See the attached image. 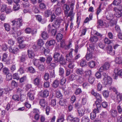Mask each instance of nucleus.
Returning <instances> with one entry per match:
<instances>
[{"instance_id":"nucleus-1","label":"nucleus","mask_w":122,"mask_h":122,"mask_svg":"<svg viewBox=\"0 0 122 122\" xmlns=\"http://www.w3.org/2000/svg\"><path fill=\"white\" fill-rule=\"evenodd\" d=\"M22 20L20 18L16 19L11 21L12 25L14 26V27L12 28V34L14 37H16L18 36L21 35L22 33L21 31L17 33V29L20 28L22 25Z\"/></svg>"},{"instance_id":"nucleus-2","label":"nucleus","mask_w":122,"mask_h":122,"mask_svg":"<svg viewBox=\"0 0 122 122\" xmlns=\"http://www.w3.org/2000/svg\"><path fill=\"white\" fill-rule=\"evenodd\" d=\"M55 61H60L61 64L64 65L65 63L64 60L61 55L58 53H55L54 55Z\"/></svg>"},{"instance_id":"nucleus-3","label":"nucleus","mask_w":122,"mask_h":122,"mask_svg":"<svg viewBox=\"0 0 122 122\" xmlns=\"http://www.w3.org/2000/svg\"><path fill=\"white\" fill-rule=\"evenodd\" d=\"M103 80L104 84L105 85L110 84L112 82V78L105 72H103L102 74Z\"/></svg>"},{"instance_id":"nucleus-4","label":"nucleus","mask_w":122,"mask_h":122,"mask_svg":"<svg viewBox=\"0 0 122 122\" xmlns=\"http://www.w3.org/2000/svg\"><path fill=\"white\" fill-rule=\"evenodd\" d=\"M75 3V0H72L70 1L69 2V3H70V8L69 7V10H70V12H69V17L71 19L70 20L71 21L73 19L74 16L75 14V13L73 12Z\"/></svg>"},{"instance_id":"nucleus-5","label":"nucleus","mask_w":122,"mask_h":122,"mask_svg":"<svg viewBox=\"0 0 122 122\" xmlns=\"http://www.w3.org/2000/svg\"><path fill=\"white\" fill-rule=\"evenodd\" d=\"M73 49L71 48L70 50V52H69V68H71V71H72V69L74 67V64L73 63V56H72V52Z\"/></svg>"},{"instance_id":"nucleus-6","label":"nucleus","mask_w":122,"mask_h":122,"mask_svg":"<svg viewBox=\"0 0 122 122\" xmlns=\"http://www.w3.org/2000/svg\"><path fill=\"white\" fill-rule=\"evenodd\" d=\"M110 65L108 62H106L104 63L103 65L100 67L99 69L100 72H102L104 71L108 70L110 67Z\"/></svg>"},{"instance_id":"nucleus-7","label":"nucleus","mask_w":122,"mask_h":122,"mask_svg":"<svg viewBox=\"0 0 122 122\" xmlns=\"http://www.w3.org/2000/svg\"><path fill=\"white\" fill-rule=\"evenodd\" d=\"M63 20L61 18H58L54 21L52 26L55 28H57L59 27L60 23L63 21Z\"/></svg>"},{"instance_id":"nucleus-8","label":"nucleus","mask_w":122,"mask_h":122,"mask_svg":"<svg viewBox=\"0 0 122 122\" xmlns=\"http://www.w3.org/2000/svg\"><path fill=\"white\" fill-rule=\"evenodd\" d=\"M118 75L122 76V69L119 70L117 69H116L114 70L113 74L115 79H117Z\"/></svg>"},{"instance_id":"nucleus-9","label":"nucleus","mask_w":122,"mask_h":122,"mask_svg":"<svg viewBox=\"0 0 122 122\" xmlns=\"http://www.w3.org/2000/svg\"><path fill=\"white\" fill-rule=\"evenodd\" d=\"M64 12L65 15V17L67 18L69 16L68 11H69V5L67 4H64L63 6Z\"/></svg>"},{"instance_id":"nucleus-10","label":"nucleus","mask_w":122,"mask_h":122,"mask_svg":"<svg viewBox=\"0 0 122 122\" xmlns=\"http://www.w3.org/2000/svg\"><path fill=\"white\" fill-rule=\"evenodd\" d=\"M12 90V88H10L8 87H5L4 89H0V96L4 95V93L5 94H7L10 91Z\"/></svg>"},{"instance_id":"nucleus-11","label":"nucleus","mask_w":122,"mask_h":122,"mask_svg":"<svg viewBox=\"0 0 122 122\" xmlns=\"http://www.w3.org/2000/svg\"><path fill=\"white\" fill-rule=\"evenodd\" d=\"M113 10L115 12V15L117 17L119 18L122 16V13L121 11L118 9V8L115 7L113 8Z\"/></svg>"},{"instance_id":"nucleus-12","label":"nucleus","mask_w":122,"mask_h":122,"mask_svg":"<svg viewBox=\"0 0 122 122\" xmlns=\"http://www.w3.org/2000/svg\"><path fill=\"white\" fill-rule=\"evenodd\" d=\"M27 52L29 58L32 59L34 58L35 55L32 49L30 48L28 50Z\"/></svg>"},{"instance_id":"nucleus-13","label":"nucleus","mask_w":122,"mask_h":122,"mask_svg":"<svg viewBox=\"0 0 122 122\" xmlns=\"http://www.w3.org/2000/svg\"><path fill=\"white\" fill-rule=\"evenodd\" d=\"M40 93L41 96L44 97H46L49 95V92L47 90H45L43 91H41L40 92Z\"/></svg>"},{"instance_id":"nucleus-14","label":"nucleus","mask_w":122,"mask_h":122,"mask_svg":"<svg viewBox=\"0 0 122 122\" xmlns=\"http://www.w3.org/2000/svg\"><path fill=\"white\" fill-rule=\"evenodd\" d=\"M34 93L33 91L31 90L28 93V97L30 100H32L34 99Z\"/></svg>"},{"instance_id":"nucleus-15","label":"nucleus","mask_w":122,"mask_h":122,"mask_svg":"<svg viewBox=\"0 0 122 122\" xmlns=\"http://www.w3.org/2000/svg\"><path fill=\"white\" fill-rule=\"evenodd\" d=\"M56 42L55 40H51L49 41H47L46 45L47 47H48L54 45L55 43Z\"/></svg>"},{"instance_id":"nucleus-16","label":"nucleus","mask_w":122,"mask_h":122,"mask_svg":"<svg viewBox=\"0 0 122 122\" xmlns=\"http://www.w3.org/2000/svg\"><path fill=\"white\" fill-rule=\"evenodd\" d=\"M39 103L41 106L43 107L46 106L47 104L46 101L43 99L40 100Z\"/></svg>"},{"instance_id":"nucleus-17","label":"nucleus","mask_w":122,"mask_h":122,"mask_svg":"<svg viewBox=\"0 0 122 122\" xmlns=\"http://www.w3.org/2000/svg\"><path fill=\"white\" fill-rule=\"evenodd\" d=\"M54 8H56L55 12V14L57 15H60L61 12V9L59 7H57V5H55L54 6Z\"/></svg>"},{"instance_id":"nucleus-18","label":"nucleus","mask_w":122,"mask_h":122,"mask_svg":"<svg viewBox=\"0 0 122 122\" xmlns=\"http://www.w3.org/2000/svg\"><path fill=\"white\" fill-rule=\"evenodd\" d=\"M41 36L43 39L45 40L49 37V36L46 32L43 31L41 33Z\"/></svg>"},{"instance_id":"nucleus-19","label":"nucleus","mask_w":122,"mask_h":122,"mask_svg":"<svg viewBox=\"0 0 122 122\" xmlns=\"http://www.w3.org/2000/svg\"><path fill=\"white\" fill-rule=\"evenodd\" d=\"M60 46L61 47L65 48L66 49H68L69 46L68 45H66L65 44L64 41H62L61 43Z\"/></svg>"},{"instance_id":"nucleus-20","label":"nucleus","mask_w":122,"mask_h":122,"mask_svg":"<svg viewBox=\"0 0 122 122\" xmlns=\"http://www.w3.org/2000/svg\"><path fill=\"white\" fill-rule=\"evenodd\" d=\"M92 52H88L86 56V59L87 60H89L92 59Z\"/></svg>"},{"instance_id":"nucleus-21","label":"nucleus","mask_w":122,"mask_h":122,"mask_svg":"<svg viewBox=\"0 0 122 122\" xmlns=\"http://www.w3.org/2000/svg\"><path fill=\"white\" fill-rule=\"evenodd\" d=\"M106 17L108 20L111 21V22L112 23V25L116 24V21H115L113 23L112 22V20L113 18V16L112 14H109Z\"/></svg>"},{"instance_id":"nucleus-22","label":"nucleus","mask_w":122,"mask_h":122,"mask_svg":"<svg viewBox=\"0 0 122 122\" xmlns=\"http://www.w3.org/2000/svg\"><path fill=\"white\" fill-rule=\"evenodd\" d=\"M98 40V38L97 37L95 36H91L89 39V41L91 42L94 43L97 42Z\"/></svg>"},{"instance_id":"nucleus-23","label":"nucleus","mask_w":122,"mask_h":122,"mask_svg":"<svg viewBox=\"0 0 122 122\" xmlns=\"http://www.w3.org/2000/svg\"><path fill=\"white\" fill-rule=\"evenodd\" d=\"M110 112L111 116L113 117H115L117 115V112L116 110L112 109L110 111Z\"/></svg>"},{"instance_id":"nucleus-24","label":"nucleus","mask_w":122,"mask_h":122,"mask_svg":"<svg viewBox=\"0 0 122 122\" xmlns=\"http://www.w3.org/2000/svg\"><path fill=\"white\" fill-rule=\"evenodd\" d=\"M69 120L71 122H79V119L77 118H73L71 116H69Z\"/></svg>"},{"instance_id":"nucleus-25","label":"nucleus","mask_w":122,"mask_h":122,"mask_svg":"<svg viewBox=\"0 0 122 122\" xmlns=\"http://www.w3.org/2000/svg\"><path fill=\"white\" fill-rule=\"evenodd\" d=\"M98 24L97 27L98 28H100L101 27H103L105 24V23L103 22V21L101 20H98Z\"/></svg>"},{"instance_id":"nucleus-26","label":"nucleus","mask_w":122,"mask_h":122,"mask_svg":"<svg viewBox=\"0 0 122 122\" xmlns=\"http://www.w3.org/2000/svg\"><path fill=\"white\" fill-rule=\"evenodd\" d=\"M40 81V77H37L34 80V84L38 86L39 84Z\"/></svg>"},{"instance_id":"nucleus-27","label":"nucleus","mask_w":122,"mask_h":122,"mask_svg":"<svg viewBox=\"0 0 122 122\" xmlns=\"http://www.w3.org/2000/svg\"><path fill=\"white\" fill-rule=\"evenodd\" d=\"M10 51L14 54H16L19 51L18 49L16 47L10 48Z\"/></svg>"},{"instance_id":"nucleus-28","label":"nucleus","mask_w":122,"mask_h":122,"mask_svg":"<svg viewBox=\"0 0 122 122\" xmlns=\"http://www.w3.org/2000/svg\"><path fill=\"white\" fill-rule=\"evenodd\" d=\"M76 72L77 74L79 75H82L85 72L82 68H77L76 69Z\"/></svg>"},{"instance_id":"nucleus-29","label":"nucleus","mask_w":122,"mask_h":122,"mask_svg":"<svg viewBox=\"0 0 122 122\" xmlns=\"http://www.w3.org/2000/svg\"><path fill=\"white\" fill-rule=\"evenodd\" d=\"M52 58L51 55L48 56L46 57V62L47 64H50L52 61Z\"/></svg>"},{"instance_id":"nucleus-30","label":"nucleus","mask_w":122,"mask_h":122,"mask_svg":"<svg viewBox=\"0 0 122 122\" xmlns=\"http://www.w3.org/2000/svg\"><path fill=\"white\" fill-rule=\"evenodd\" d=\"M82 96L84 97H83L82 99L81 103L83 105H85L86 102V98L87 96L86 94H84Z\"/></svg>"},{"instance_id":"nucleus-31","label":"nucleus","mask_w":122,"mask_h":122,"mask_svg":"<svg viewBox=\"0 0 122 122\" xmlns=\"http://www.w3.org/2000/svg\"><path fill=\"white\" fill-rule=\"evenodd\" d=\"M27 58V55L23 53L20 58V61L22 62H24L26 60Z\"/></svg>"},{"instance_id":"nucleus-32","label":"nucleus","mask_w":122,"mask_h":122,"mask_svg":"<svg viewBox=\"0 0 122 122\" xmlns=\"http://www.w3.org/2000/svg\"><path fill=\"white\" fill-rule=\"evenodd\" d=\"M101 5L102 4H100L98 8L97 9L96 14L97 16V17H98V16L99 13L101 12L102 11V10L101 9Z\"/></svg>"},{"instance_id":"nucleus-33","label":"nucleus","mask_w":122,"mask_h":122,"mask_svg":"<svg viewBox=\"0 0 122 122\" xmlns=\"http://www.w3.org/2000/svg\"><path fill=\"white\" fill-rule=\"evenodd\" d=\"M59 84V81L57 80H55L53 82L52 86L53 87L56 88L57 87Z\"/></svg>"},{"instance_id":"nucleus-34","label":"nucleus","mask_w":122,"mask_h":122,"mask_svg":"<svg viewBox=\"0 0 122 122\" xmlns=\"http://www.w3.org/2000/svg\"><path fill=\"white\" fill-rule=\"evenodd\" d=\"M63 38L62 35L60 33H58L56 36V39L58 41H59L61 40Z\"/></svg>"},{"instance_id":"nucleus-35","label":"nucleus","mask_w":122,"mask_h":122,"mask_svg":"<svg viewBox=\"0 0 122 122\" xmlns=\"http://www.w3.org/2000/svg\"><path fill=\"white\" fill-rule=\"evenodd\" d=\"M79 115L80 116H83L84 114V111L83 109L80 108L78 111Z\"/></svg>"},{"instance_id":"nucleus-36","label":"nucleus","mask_w":122,"mask_h":122,"mask_svg":"<svg viewBox=\"0 0 122 122\" xmlns=\"http://www.w3.org/2000/svg\"><path fill=\"white\" fill-rule=\"evenodd\" d=\"M90 120L88 117L87 116L83 117L81 120V122H89Z\"/></svg>"},{"instance_id":"nucleus-37","label":"nucleus","mask_w":122,"mask_h":122,"mask_svg":"<svg viewBox=\"0 0 122 122\" xmlns=\"http://www.w3.org/2000/svg\"><path fill=\"white\" fill-rule=\"evenodd\" d=\"M96 64L94 61H92L89 62V67L91 68H92L96 66Z\"/></svg>"},{"instance_id":"nucleus-38","label":"nucleus","mask_w":122,"mask_h":122,"mask_svg":"<svg viewBox=\"0 0 122 122\" xmlns=\"http://www.w3.org/2000/svg\"><path fill=\"white\" fill-rule=\"evenodd\" d=\"M64 116L63 115H60L57 121V122H63L64 121Z\"/></svg>"},{"instance_id":"nucleus-39","label":"nucleus","mask_w":122,"mask_h":122,"mask_svg":"<svg viewBox=\"0 0 122 122\" xmlns=\"http://www.w3.org/2000/svg\"><path fill=\"white\" fill-rule=\"evenodd\" d=\"M116 63L120 64L122 63V58L121 57H117L115 60Z\"/></svg>"},{"instance_id":"nucleus-40","label":"nucleus","mask_w":122,"mask_h":122,"mask_svg":"<svg viewBox=\"0 0 122 122\" xmlns=\"http://www.w3.org/2000/svg\"><path fill=\"white\" fill-rule=\"evenodd\" d=\"M110 49L107 51V52L110 55H113L114 54V51L112 50L113 48L112 46H109Z\"/></svg>"},{"instance_id":"nucleus-41","label":"nucleus","mask_w":122,"mask_h":122,"mask_svg":"<svg viewBox=\"0 0 122 122\" xmlns=\"http://www.w3.org/2000/svg\"><path fill=\"white\" fill-rule=\"evenodd\" d=\"M121 3V0H114L112 4L115 5H118Z\"/></svg>"},{"instance_id":"nucleus-42","label":"nucleus","mask_w":122,"mask_h":122,"mask_svg":"<svg viewBox=\"0 0 122 122\" xmlns=\"http://www.w3.org/2000/svg\"><path fill=\"white\" fill-rule=\"evenodd\" d=\"M89 47L90 48H87V50L88 52H93L94 50V47L93 45L92 44H90L89 45Z\"/></svg>"},{"instance_id":"nucleus-43","label":"nucleus","mask_w":122,"mask_h":122,"mask_svg":"<svg viewBox=\"0 0 122 122\" xmlns=\"http://www.w3.org/2000/svg\"><path fill=\"white\" fill-rule=\"evenodd\" d=\"M24 66L23 64L21 66H20L18 70V71L21 74H22L24 73Z\"/></svg>"},{"instance_id":"nucleus-44","label":"nucleus","mask_w":122,"mask_h":122,"mask_svg":"<svg viewBox=\"0 0 122 122\" xmlns=\"http://www.w3.org/2000/svg\"><path fill=\"white\" fill-rule=\"evenodd\" d=\"M44 44L43 40L41 39H39L37 41V44L39 46H41Z\"/></svg>"},{"instance_id":"nucleus-45","label":"nucleus","mask_w":122,"mask_h":122,"mask_svg":"<svg viewBox=\"0 0 122 122\" xmlns=\"http://www.w3.org/2000/svg\"><path fill=\"white\" fill-rule=\"evenodd\" d=\"M66 101V100L65 99H61L59 101L60 104V105L63 106L65 104Z\"/></svg>"},{"instance_id":"nucleus-46","label":"nucleus","mask_w":122,"mask_h":122,"mask_svg":"<svg viewBox=\"0 0 122 122\" xmlns=\"http://www.w3.org/2000/svg\"><path fill=\"white\" fill-rule=\"evenodd\" d=\"M26 75H25L20 78V83L24 82L26 81Z\"/></svg>"},{"instance_id":"nucleus-47","label":"nucleus","mask_w":122,"mask_h":122,"mask_svg":"<svg viewBox=\"0 0 122 122\" xmlns=\"http://www.w3.org/2000/svg\"><path fill=\"white\" fill-rule=\"evenodd\" d=\"M96 97L97 99V100L99 102H102V98L101 96V95L98 94H97V96H96Z\"/></svg>"},{"instance_id":"nucleus-48","label":"nucleus","mask_w":122,"mask_h":122,"mask_svg":"<svg viewBox=\"0 0 122 122\" xmlns=\"http://www.w3.org/2000/svg\"><path fill=\"white\" fill-rule=\"evenodd\" d=\"M4 26L6 30L9 31L10 30V29L9 25L8 24L5 23L4 24Z\"/></svg>"},{"instance_id":"nucleus-49","label":"nucleus","mask_w":122,"mask_h":122,"mask_svg":"<svg viewBox=\"0 0 122 122\" xmlns=\"http://www.w3.org/2000/svg\"><path fill=\"white\" fill-rule=\"evenodd\" d=\"M60 79V84L61 85H63L66 82V78L61 76Z\"/></svg>"},{"instance_id":"nucleus-50","label":"nucleus","mask_w":122,"mask_h":122,"mask_svg":"<svg viewBox=\"0 0 122 122\" xmlns=\"http://www.w3.org/2000/svg\"><path fill=\"white\" fill-rule=\"evenodd\" d=\"M15 43V41L12 39H9L8 40V43L10 46H12Z\"/></svg>"},{"instance_id":"nucleus-51","label":"nucleus","mask_w":122,"mask_h":122,"mask_svg":"<svg viewBox=\"0 0 122 122\" xmlns=\"http://www.w3.org/2000/svg\"><path fill=\"white\" fill-rule=\"evenodd\" d=\"M45 15L47 17L49 16L51 14V12L50 10H47L45 12Z\"/></svg>"},{"instance_id":"nucleus-52","label":"nucleus","mask_w":122,"mask_h":122,"mask_svg":"<svg viewBox=\"0 0 122 122\" xmlns=\"http://www.w3.org/2000/svg\"><path fill=\"white\" fill-rule=\"evenodd\" d=\"M12 98L15 101H19V97L18 95L16 94L13 95L12 97Z\"/></svg>"},{"instance_id":"nucleus-53","label":"nucleus","mask_w":122,"mask_h":122,"mask_svg":"<svg viewBox=\"0 0 122 122\" xmlns=\"http://www.w3.org/2000/svg\"><path fill=\"white\" fill-rule=\"evenodd\" d=\"M7 5H3L1 6L0 10L1 12H3L5 11L7 8Z\"/></svg>"},{"instance_id":"nucleus-54","label":"nucleus","mask_w":122,"mask_h":122,"mask_svg":"<svg viewBox=\"0 0 122 122\" xmlns=\"http://www.w3.org/2000/svg\"><path fill=\"white\" fill-rule=\"evenodd\" d=\"M39 59H34L33 60V64L35 66H37L38 64L39 63Z\"/></svg>"},{"instance_id":"nucleus-55","label":"nucleus","mask_w":122,"mask_h":122,"mask_svg":"<svg viewBox=\"0 0 122 122\" xmlns=\"http://www.w3.org/2000/svg\"><path fill=\"white\" fill-rule=\"evenodd\" d=\"M28 71L31 73H34L35 72V70L32 66L29 67L28 68Z\"/></svg>"},{"instance_id":"nucleus-56","label":"nucleus","mask_w":122,"mask_h":122,"mask_svg":"<svg viewBox=\"0 0 122 122\" xmlns=\"http://www.w3.org/2000/svg\"><path fill=\"white\" fill-rule=\"evenodd\" d=\"M103 95L105 97H107L109 96V92L107 91L104 90L103 91Z\"/></svg>"},{"instance_id":"nucleus-57","label":"nucleus","mask_w":122,"mask_h":122,"mask_svg":"<svg viewBox=\"0 0 122 122\" xmlns=\"http://www.w3.org/2000/svg\"><path fill=\"white\" fill-rule=\"evenodd\" d=\"M80 65L83 67L86 65V61L82 59Z\"/></svg>"},{"instance_id":"nucleus-58","label":"nucleus","mask_w":122,"mask_h":122,"mask_svg":"<svg viewBox=\"0 0 122 122\" xmlns=\"http://www.w3.org/2000/svg\"><path fill=\"white\" fill-rule=\"evenodd\" d=\"M12 79V76L10 74H8L6 75V80L7 81H9L11 80Z\"/></svg>"},{"instance_id":"nucleus-59","label":"nucleus","mask_w":122,"mask_h":122,"mask_svg":"<svg viewBox=\"0 0 122 122\" xmlns=\"http://www.w3.org/2000/svg\"><path fill=\"white\" fill-rule=\"evenodd\" d=\"M19 45L18 46L20 49H22L25 48L27 45L25 43H19Z\"/></svg>"},{"instance_id":"nucleus-60","label":"nucleus","mask_w":122,"mask_h":122,"mask_svg":"<svg viewBox=\"0 0 122 122\" xmlns=\"http://www.w3.org/2000/svg\"><path fill=\"white\" fill-rule=\"evenodd\" d=\"M17 83L14 80H12L11 82V85L13 88L15 87L17 85Z\"/></svg>"},{"instance_id":"nucleus-61","label":"nucleus","mask_w":122,"mask_h":122,"mask_svg":"<svg viewBox=\"0 0 122 122\" xmlns=\"http://www.w3.org/2000/svg\"><path fill=\"white\" fill-rule=\"evenodd\" d=\"M117 99L118 101L119 102L122 101V94H117Z\"/></svg>"},{"instance_id":"nucleus-62","label":"nucleus","mask_w":122,"mask_h":122,"mask_svg":"<svg viewBox=\"0 0 122 122\" xmlns=\"http://www.w3.org/2000/svg\"><path fill=\"white\" fill-rule=\"evenodd\" d=\"M94 80L95 79L92 76L89 77L88 79V81L91 84L93 83Z\"/></svg>"},{"instance_id":"nucleus-63","label":"nucleus","mask_w":122,"mask_h":122,"mask_svg":"<svg viewBox=\"0 0 122 122\" xmlns=\"http://www.w3.org/2000/svg\"><path fill=\"white\" fill-rule=\"evenodd\" d=\"M104 43L107 44H109L111 43V41L108 38L106 37L104 40Z\"/></svg>"},{"instance_id":"nucleus-64","label":"nucleus","mask_w":122,"mask_h":122,"mask_svg":"<svg viewBox=\"0 0 122 122\" xmlns=\"http://www.w3.org/2000/svg\"><path fill=\"white\" fill-rule=\"evenodd\" d=\"M13 78L14 79H16L18 80L19 79L20 77L18 74L16 73L13 74Z\"/></svg>"}]
</instances>
